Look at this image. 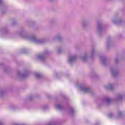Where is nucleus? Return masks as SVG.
<instances>
[{
  "mask_svg": "<svg viewBox=\"0 0 125 125\" xmlns=\"http://www.w3.org/2000/svg\"><path fill=\"white\" fill-rule=\"evenodd\" d=\"M83 90H84V91H88V88H83Z\"/></svg>",
  "mask_w": 125,
  "mask_h": 125,
  "instance_id": "f257e3e1",
  "label": "nucleus"
},
{
  "mask_svg": "<svg viewBox=\"0 0 125 125\" xmlns=\"http://www.w3.org/2000/svg\"><path fill=\"white\" fill-rule=\"evenodd\" d=\"M107 100H109V99H107Z\"/></svg>",
  "mask_w": 125,
  "mask_h": 125,
  "instance_id": "f03ea898",
  "label": "nucleus"
}]
</instances>
